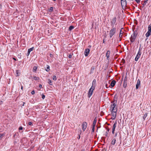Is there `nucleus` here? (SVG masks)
<instances>
[{
  "label": "nucleus",
  "mask_w": 151,
  "mask_h": 151,
  "mask_svg": "<svg viewBox=\"0 0 151 151\" xmlns=\"http://www.w3.org/2000/svg\"><path fill=\"white\" fill-rule=\"evenodd\" d=\"M137 30L136 29L134 31V32L133 34L132 35L131 37L130 38V41L132 43L133 42L137 35Z\"/></svg>",
  "instance_id": "obj_1"
},
{
  "label": "nucleus",
  "mask_w": 151,
  "mask_h": 151,
  "mask_svg": "<svg viewBox=\"0 0 151 151\" xmlns=\"http://www.w3.org/2000/svg\"><path fill=\"white\" fill-rule=\"evenodd\" d=\"M116 28L115 27H112L111 29L110 30L109 35L110 38L116 32Z\"/></svg>",
  "instance_id": "obj_2"
},
{
  "label": "nucleus",
  "mask_w": 151,
  "mask_h": 151,
  "mask_svg": "<svg viewBox=\"0 0 151 151\" xmlns=\"http://www.w3.org/2000/svg\"><path fill=\"white\" fill-rule=\"evenodd\" d=\"M116 105V103L111 104L110 106V110L111 111H117V109L115 107Z\"/></svg>",
  "instance_id": "obj_3"
},
{
  "label": "nucleus",
  "mask_w": 151,
  "mask_h": 151,
  "mask_svg": "<svg viewBox=\"0 0 151 151\" xmlns=\"http://www.w3.org/2000/svg\"><path fill=\"white\" fill-rule=\"evenodd\" d=\"M116 17L113 18L111 20V26L112 27H114V25H116Z\"/></svg>",
  "instance_id": "obj_4"
},
{
  "label": "nucleus",
  "mask_w": 151,
  "mask_h": 151,
  "mask_svg": "<svg viewBox=\"0 0 151 151\" xmlns=\"http://www.w3.org/2000/svg\"><path fill=\"white\" fill-rule=\"evenodd\" d=\"M95 88H92V87H91V88L89 89L88 91V97L89 98H90L92 95L93 93V90L95 89Z\"/></svg>",
  "instance_id": "obj_5"
},
{
  "label": "nucleus",
  "mask_w": 151,
  "mask_h": 151,
  "mask_svg": "<svg viewBox=\"0 0 151 151\" xmlns=\"http://www.w3.org/2000/svg\"><path fill=\"white\" fill-rule=\"evenodd\" d=\"M82 129L83 131H85L87 127V123L86 122H83L82 124Z\"/></svg>",
  "instance_id": "obj_6"
},
{
  "label": "nucleus",
  "mask_w": 151,
  "mask_h": 151,
  "mask_svg": "<svg viewBox=\"0 0 151 151\" xmlns=\"http://www.w3.org/2000/svg\"><path fill=\"white\" fill-rule=\"evenodd\" d=\"M117 124V122L116 121H115L114 123L113 124V127H112V133L113 134H114V131L115 130V128L116 126V124Z\"/></svg>",
  "instance_id": "obj_7"
},
{
  "label": "nucleus",
  "mask_w": 151,
  "mask_h": 151,
  "mask_svg": "<svg viewBox=\"0 0 151 151\" xmlns=\"http://www.w3.org/2000/svg\"><path fill=\"white\" fill-rule=\"evenodd\" d=\"M127 76H125V77L124 78V83H123V86L125 88H126L127 86Z\"/></svg>",
  "instance_id": "obj_8"
},
{
  "label": "nucleus",
  "mask_w": 151,
  "mask_h": 151,
  "mask_svg": "<svg viewBox=\"0 0 151 151\" xmlns=\"http://www.w3.org/2000/svg\"><path fill=\"white\" fill-rule=\"evenodd\" d=\"M90 50L88 48H86L84 51V55L85 56H87L90 52Z\"/></svg>",
  "instance_id": "obj_9"
},
{
  "label": "nucleus",
  "mask_w": 151,
  "mask_h": 151,
  "mask_svg": "<svg viewBox=\"0 0 151 151\" xmlns=\"http://www.w3.org/2000/svg\"><path fill=\"white\" fill-rule=\"evenodd\" d=\"M141 54L138 53L136 55V56L135 58V60L136 61H137L139 59L141 55Z\"/></svg>",
  "instance_id": "obj_10"
},
{
  "label": "nucleus",
  "mask_w": 151,
  "mask_h": 151,
  "mask_svg": "<svg viewBox=\"0 0 151 151\" xmlns=\"http://www.w3.org/2000/svg\"><path fill=\"white\" fill-rule=\"evenodd\" d=\"M110 53V51L108 50L106 54V56L107 57V60H109V56Z\"/></svg>",
  "instance_id": "obj_11"
},
{
  "label": "nucleus",
  "mask_w": 151,
  "mask_h": 151,
  "mask_svg": "<svg viewBox=\"0 0 151 151\" xmlns=\"http://www.w3.org/2000/svg\"><path fill=\"white\" fill-rule=\"evenodd\" d=\"M96 80L95 79L93 80L92 83V86L91 87H92V88H95L96 86Z\"/></svg>",
  "instance_id": "obj_12"
},
{
  "label": "nucleus",
  "mask_w": 151,
  "mask_h": 151,
  "mask_svg": "<svg viewBox=\"0 0 151 151\" xmlns=\"http://www.w3.org/2000/svg\"><path fill=\"white\" fill-rule=\"evenodd\" d=\"M140 82L139 79H138L137 81V83L136 84V89H137L138 88L139 86H140Z\"/></svg>",
  "instance_id": "obj_13"
},
{
  "label": "nucleus",
  "mask_w": 151,
  "mask_h": 151,
  "mask_svg": "<svg viewBox=\"0 0 151 151\" xmlns=\"http://www.w3.org/2000/svg\"><path fill=\"white\" fill-rule=\"evenodd\" d=\"M117 111H111V115L112 116H114V117L116 116Z\"/></svg>",
  "instance_id": "obj_14"
},
{
  "label": "nucleus",
  "mask_w": 151,
  "mask_h": 151,
  "mask_svg": "<svg viewBox=\"0 0 151 151\" xmlns=\"http://www.w3.org/2000/svg\"><path fill=\"white\" fill-rule=\"evenodd\" d=\"M121 3L122 6H124L126 4V0H121Z\"/></svg>",
  "instance_id": "obj_15"
},
{
  "label": "nucleus",
  "mask_w": 151,
  "mask_h": 151,
  "mask_svg": "<svg viewBox=\"0 0 151 151\" xmlns=\"http://www.w3.org/2000/svg\"><path fill=\"white\" fill-rule=\"evenodd\" d=\"M33 49H34V47H32L31 48H30L29 49H28V52H27V56H28L29 55L30 52L31 51H32L33 50Z\"/></svg>",
  "instance_id": "obj_16"
},
{
  "label": "nucleus",
  "mask_w": 151,
  "mask_h": 151,
  "mask_svg": "<svg viewBox=\"0 0 151 151\" xmlns=\"http://www.w3.org/2000/svg\"><path fill=\"white\" fill-rule=\"evenodd\" d=\"M116 83V81L114 80H113L111 82L110 85L112 87H113L115 85Z\"/></svg>",
  "instance_id": "obj_17"
},
{
  "label": "nucleus",
  "mask_w": 151,
  "mask_h": 151,
  "mask_svg": "<svg viewBox=\"0 0 151 151\" xmlns=\"http://www.w3.org/2000/svg\"><path fill=\"white\" fill-rule=\"evenodd\" d=\"M20 74V71L19 70H16V76H19Z\"/></svg>",
  "instance_id": "obj_18"
},
{
  "label": "nucleus",
  "mask_w": 151,
  "mask_h": 151,
  "mask_svg": "<svg viewBox=\"0 0 151 151\" xmlns=\"http://www.w3.org/2000/svg\"><path fill=\"white\" fill-rule=\"evenodd\" d=\"M96 121H97V119H96V118H95L93 120V126L94 127H95V126L96 125Z\"/></svg>",
  "instance_id": "obj_19"
},
{
  "label": "nucleus",
  "mask_w": 151,
  "mask_h": 151,
  "mask_svg": "<svg viewBox=\"0 0 151 151\" xmlns=\"http://www.w3.org/2000/svg\"><path fill=\"white\" fill-rule=\"evenodd\" d=\"M123 29V28H122L120 31V34H119V37H122V35H121V34L122 35L123 34V31H122V30Z\"/></svg>",
  "instance_id": "obj_20"
},
{
  "label": "nucleus",
  "mask_w": 151,
  "mask_h": 151,
  "mask_svg": "<svg viewBox=\"0 0 151 151\" xmlns=\"http://www.w3.org/2000/svg\"><path fill=\"white\" fill-rule=\"evenodd\" d=\"M116 141V140L115 139H113L111 142V144L114 145Z\"/></svg>",
  "instance_id": "obj_21"
},
{
  "label": "nucleus",
  "mask_w": 151,
  "mask_h": 151,
  "mask_svg": "<svg viewBox=\"0 0 151 151\" xmlns=\"http://www.w3.org/2000/svg\"><path fill=\"white\" fill-rule=\"evenodd\" d=\"M37 67L36 66H35L34 67L33 69V72H36L37 70Z\"/></svg>",
  "instance_id": "obj_22"
},
{
  "label": "nucleus",
  "mask_w": 151,
  "mask_h": 151,
  "mask_svg": "<svg viewBox=\"0 0 151 151\" xmlns=\"http://www.w3.org/2000/svg\"><path fill=\"white\" fill-rule=\"evenodd\" d=\"M117 101V99L115 100V99H114V100L111 102V104L112 103H116V102Z\"/></svg>",
  "instance_id": "obj_23"
},
{
  "label": "nucleus",
  "mask_w": 151,
  "mask_h": 151,
  "mask_svg": "<svg viewBox=\"0 0 151 151\" xmlns=\"http://www.w3.org/2000/svg\"><path fill=\"white\" fill-rule=\"evenodd\" d=\"M151 34L150 33L147 32L145 34L146 37H148Z\"/></svg>",
  "instance_id": "obj_24"
},
{
  "label": "nucleus",
  "mask_w": 151,
  "mask_h": 151,
  "mask_svg": "<svg viewBox=\"0 0 151 151\" xmlns=\"http://www.w3.org/2000/svg\"><path fill=\"white\" fill-rule=\"evenodd\" d=\"M147 113H145L143 116V119H144V120H145V119H146V118L147 117Z\"/></svg>",
  "instance_id": "obj_25"
},
{
  "label": "nucleus",
  "mask_w": 151,
  "mask_h": 151,
  "mask_svg": "<svg viewBox=\"0 0 151 151\" xmlns=\"http://www.w3.org/2000/svg\"><path fill=\"white\" fill-rule=\"evenodd\" d=\"M45 70L47 71H48L50 70V66L48 65H47Z\"/></svg>",
  "instance_id": "obj_26"
},
{
  "label": "nucleus",
  "mask_w": 151,
  "mask_h": 151,
  "mask_svg": "<svg viewBox=\"0 0 151 151\" xmlns=\"http://www.w3.org/2000/svg\"><path fill=\"white\" fill-rule=\"evenodd\" d=\"M4 135V134H0V140L2 139Z\"/></svg>",
  "instance_id": "obj_27"
},
{
  "label": "nucleus",
  "mask_w": 151,
  "mask_h": 151,
  "mask_svg": "<svg viewBox=\"0 0 151 151\" xmlns=\"http://www.w3.org/2000/svg\"><path fill=\"white\" fill-rule=\"evenodd\" d=\"M142 48L141 47V46H140V47H139L138 53H139L141 54L142 53L141 52V51L142 50Z\"/></svg>",
  "instance_id": "obj_28"
},
{
  "label": "nucleus",
  "mask_w": 151,
  "mask_h": 151,
  "mask_svg": "<svg viewBox=\"0 0 151 151\" xmlns=\"http://www.w3.org/2000/svg\"><path fill=\"white\" fill-rule=\"evenodd\" d=\"M48 83L50 85H52V81L50 79L48 80Z\"/></svg>",
  "instance_id": "obj_29"
},
{
  "label": "nucleus",
  "mask_w": 151,
  "mask_h": 151,
  "mask_svg": "<svg viewBox=\"0 0 151 151\" xmlns=\"http://www.w3.org/2000/svg\"><path fill=\"white\" fill-rule=\"evenodd\" d=\"M74 28V27L73 26H70L69 28V29L70 31L71 30Z\"/></svg>",
  "instance_id": "obj_30"
},
{
  "label": "nucleus",
  "mask_w": 151,
  "mask_h": 151,
  "mask_svg": "<svg viewBox=\"0 0 151 151\" xmlns=\"http://www.w3.org/2000/svg\"><path fill=\"white\" fill-rule=\"evenodd\" d=\"M33 79L35 80H38L39 79V78L36 76H34L33 77Z\"/></svg>",
  "instance_id": "obj_31"
},
{
  "label": "nucleus",
  "mask_w": 151,
  "mask_h": 151,
  "mask_svg": "<svg viewBox=\"0 0 151 151\" xmlns=\"http://www.w3.org/2000/svg\"><path fill=\"white\" fill-rule=\"evenodd\" d=\"M52 79L54 81H56L57 79V78H56V76L55 75L53 76Z\"/></svg>",
  "instance_id": "obj_32"
},
{
  "label": "nucleus",
  "mask_w": 151,
  "mask_h": 151,
  "mask_svg": "<svg viewBox=\"0 0 151 151\" xmlns=\"http://www.w3.org/2000/svg\"><path fill=\"white\" fill-rule=\"evenodd\" d=\"M109 129H108L107 131H106V134H105V135L106 136H107V134H108V133L109 131Z\"/></svg>",
  "instance_id": "obj_33"
},
{
  "label": "nucleus",
  "mask_w": 151,
  "mask_h": 151,
  "mask_svg": "<svg viewBox=\"0 0 151 151\" xmlns=\"http://www.w3.org/2000/svg\"><path fill=\"white\" fill-rule=\"evenodd\" d=\"M116 117H114V116H112V117H111V119H112V120H114L115 119Z\"/></svg>",
  "instance_id": "obj_34"
},
{
  "label": "nucleus",
  "mask_w": 151,
  "mask_h": 151,
  "mask_svg": "<svg viewBox=\"0 0 151 151\" xmlns=\"http://www.w3.org/2000/svg\"><path fill=\"white\" fill-rule=\"evenodd\" d=\"M135 1L137 3H139L140 2V0H135Z\"/></svg>",
  "instance_id": "obj_35"
},
{
  "label": "nucleus",
  "mask_w": 151,
  "mask_h": 151,
  "mask_svg": "<svg viewBox=\"0 0 151 151\" xmlns=\"http://www.w3.org/2000/svg\"><path fill=\"white\" fill-rule=\"evenodd\" d=\"M148 29L151 30V25H150L148 27Z\"/></svg>",
  "instance_id": "obj_36"
},
{
  "label": "nucleus",
  "mask_w": 151,
  "mask_h": 151,
  "mask_svg": "<svg viewBox=\"0 0 151 151\" xmlns=\"http://www.w3.org/2000/svg\"><path fill=\"white\" fill-rule=\"evenodd\" d=\"M95 127H94L93 126V127H92V131L93 132L94 130V128Z\"/></svg>",
  "instance_id": "obj_37"
},
{
  "label": "nucleus",
  "mask_w": 151,
  "mask_h": 151,
  "mask_svg": "<svg viewBox=\"0 0 151 151\" xmlns=\"http://www.w3.org/2000/svg\"><path fill=\"white\" fill-rule=\"evenodd\" d=\"M23 129V127H20L19 128V130H22Z\"/></svg>",
  "instance_id": "obj_38"
},
{
  "label": "nucleus",
  "mask_w": 151,
  "mask_h": 151,
  "mask_svg": "<svg viewBox=\"0 0 151 151\" xmlns=\"http://www.w3.org/2000/svg\"><path fill=\"white\" fill-rule=\"evenodd\" d=\"M35 93V91L33 90L32 91V92H31V93L32 94H34Z\"/></svg>",
  "instance_id": "obj_39"
},
{
  "label": "nucleus",
  "mask_w": 151,
  "mask_h": 151,
  "mask_svg": "<svg viewBox=\"0 0 151 151\" xmlns=\"http://www.w3.org/2000/svg\"><path fill=\"white\" fill-rule=\"evenodd\" d=\"M45 96L44 95H43L42 96V99H45Z\"/></svg>",
  "instance_id": "obj_40"
},
{
  "label": "nucleus",
  "mask_w": 151,
  "mask_h": 151,
  "mask_svg": "<svg viewBox=\"0 0 151 151\" xmlns=\"http://www.w3.org/2000/svg\"><path fill=\"white\" fill-rule=\"evenodd\" d=\"M32 122H29L28 123V124L29 125H32Z\"/></svg>",
  "instance_id": "obj_41"
},
{
  "label": "nucleus",
  "mask_w": 151,
  "mask_h": 151,
  "mask_svg": "<svg viewBox=\"0 0 151 151\" xmlns=\"http://www.w3.org/2000/svg\"><path fill=\"white\" fill-rule=\"evenodd\" d=\"M68 57L69 58H72V55L70 54L68 55Z\"/></svg>",
  "instance_id": "obj_42"
},
{
  "label": "nucleus",
  "mask_w": 151,
  "mask_h": 151,
  "mask_svg": "<svg viewBox=\"0 0 151 151\" xmlns=\"http://www.w3.org/2000/svg\"><path fill=\"white\" fill-rule=\"evenodd\" d=\"M148 32L150 33L151 34V30L150 29H148V31L147 32Z\"/></svg>",
  "instance_id": "obj_43"
},
{
  "label": "nucleus",
  "mask_w": 151,
  "mask_h": 151,
  "mask_svg": "<svg viewBox=\"0 0 151 151\" xmlns=\"http://www.w3.org/2000/svg\"><path fill=\"white\" fill-rule=\"evenodd\" d=\"M52 9H53V7H51L50 8V11H52Z\"/></svg>",
  "instance_id": "obj_44"
},
{
  "label": "nucleus",
  "mask_w": 151,
  "mask_h": 151,
  "mask_svg": "<svg viewBox=\"0 0 151 151\" xmlns=\"http://www.w3.org/2000/svg\"><path fill=\"white\" fill-rule=\"evenodd\" d=\"M146 2H144V3H143L142 4V5H143V6H144L146 4Z\"/></svg>",
  "instance_id": "obj_45"
},
{
  "label": "nucleus",
  "mask_w": 151,
  "mask_h": 151,
  "mask_svg": "<svg viewBox=\"0 0 151 151\" xmlns=\"http://www.w3.org/2000/svg\"><path fill=\"white\" fill-rule=\"evenodd\" d=\"M94 69V67H92L91 68V70H93Z\"/></svg>",
  "instance_id": "obj_46"
},
{
  "label": "nucleus",
  "mask_w": 151,
  "mask_h": 151,
  "mask_svg": "<svg viewBox=\"0 0 151 151\" xmlns=\"http://www.w3.org/2000/svg\"><path fill=\"white\" fill-rule=\"evenodd\" d=\"M39 87H40V88H42V85H41V84H40V85H39Z\"/></svg>",
  "instance_id": "obj_47"
},
{
  "label": "nucleus",
  "mask_w": 151,
  "mask_h": 151,
  "mask_svg": "<svg viewBox=\"0 0 151 151\" xmlns=\"http://www.w3.org/2000/svg\"><path fill=\"white\" fill-rule=\"evenodd\" d=\"M117 133H116L115 134V135H114V137H116L117 136Z\"/></svg>",
  "instance_id": "obj_48"
},
{
  "label": "nucleus",
  "mask_w": 151,
  "mask_h": 151,
  "mask_svg": "<svg viewBox=\"0 0 151 151\" xmlns=\"http://www.w3.org/2000/svg\"><path fill=\"white\" fill-rule=\"evenodd\" d=\"M21 89L22 90H23V86L21 84Z\"/></svg>",
  "instance_id": "obj_49"
},
{
  "label": "nucleus",
  "mask_w": 151,
  "mask_h": 151,
  "mask_svg": "<svg viewBox=\"0 0 151 151\" xmlns=\"http://www.w3.org/2000/svg\"><path fill=\"white\" fill-rule=\"evenodd\" d=\"M148 0H145L144 1V2H146V3H147V1H148Z\"/></svg>",
  "instance_id": "obj_50"
},
{
  "label": "nucleus",
  "mask_w": 151,
  "mask_h": 151,
  "mask_svg": "<svg viewBox=\"0 0 151 151\" xmlns=\"http://www.w3.org/2000/svg\"><path fill=\"white\" fill-rule=\"evenodd\" d=\"M148 39V37H146V39H145V41H146L147 39Z\"/></svg>",
  "instance_id": "obj_51"
},
{
  "label": "nucleus",
  "mask_w": 151,
  "mask_h": 151,
  "mask_svg": "<svg viewBox=\"0 0 151 151\" xmlns=\"http://www.w3.org/2000/svg\"><path fill=\"white\" fill-rule=\"evenodd\" d=\"M106 88H108V87H107V84H106Z\"/></svg>",
  "instance_id": "obj_52"
},
{
  "label": "nucleus",
  "mask_w": 151,
  "mask_h": 151,
  "mask_svg": "<svg viewBox=\"0 0 151 151\" xmlns=\"http://www.w3.org/2000/svg\"><path fill=\"white\" fill-rule=\"evenodd\" d=\"M80 136L79 135V137H78V139H79L80 138Z\"/></svg>",
  "instance_id": "obj_53"
},
{
  "label": "nucleus",
  "mask_w": 151,
  "mask_h": 151,
  "mask_svg": "<svg viewBox=\"0 0 151 151\" xmlns=\"http://www.w3.org/2000/svg\"><path fill=\"white\" fill-rule=\"evenodd\" d=\"M103 43H104V40L103 41Z\"/></svg>",
  "instance_id": "obj_54"
},
{
  "label": "nucleus",
  "mask_w": 151,
  "mask_h": 151,
  "mask_svg": "<svg viewBox=\"0 0 151 151\" xmlns=\"http://www.w3.org/2000/svg\"><path fill=\"white\" fill-rule=\"evenodd\" d=\"M54 1H56V0H53Z\"/></svg>",
  "instance_id": "obj_55"
}]
</instances>
